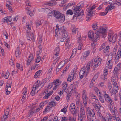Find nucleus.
Wrapping results in <instances>:
<instances>
[{
	"mask_svg": "<svg viewBox=\"0 0 121 121\" xmlns=\"http://www.w3.org/2000/svg\"><path fill=\"white\" fill-rule=\"evenodd\" d=\"M106 27H100L95 32L96 35L95 36H94V33L93 32H89L88 33V36L91 39H92V41L96 42L97 40L99 39L100 36L104 38L106 37Z\"/></svg>",
	"mask_w": 121,
	"mask_h": 121,
	"instance_id": "f257e3e1",
	"label": "nucleus"
},
{
	"mask_svg": "<svg viewBox=\"0 0 121 121\" xmlns=\"http://www.w3.org/2000/svg\"><path fill=\"white\" fill-rule=\"evenodd\" d=\"M84 5L82 2H80L75 7H73V11L70 9L66 11V14L71 15H72L73 13L74 12V15L73 18V19L75 17L77 18L78 16L83 15L84 12L83 10L81 9V7H83Z\"/></svg>",
	"mask_w": 121,
	"mask_h": 121,
	"instance_id": "f03ea898",
	"label": "nucleus"
},
{
	"mask_svg": "<svg viewBox=\"0 0 121 121\" xmlns=\"http://www.w3.org/2000/svg\"><path fill=\"white\" fill-rule=\"evenodd\" d=\"M93 61L91 60L87 64L86 67L83 66L79 72L80 78L82 79L84 76L86 77L88 73L91 66L92 65Z\"/></svg>",
	"mask_w": 121,
	"mask_h": 121,
	"instance_id": "7ed1b4c3",
	"label": "nucleus"
},
{
	"mask_svg": "<svg viewBox=\"0 0 121 121\" xmlns=\"http://www.w3.org/2000/svg\"><path fill=\"white\" fill-rule=\"evenodd\" d=\"M54 16L60 22H63L65 20V16L59 11L55 10Z\"/></svg>",
	"mask_w": 121,
	"mask_h": 121,
	"instance_id": "20e7f679",
	"label": "nucleus"
},
{
	"mask_svg": "<svg viewBox=\"0 0 121 121\" xmlns=\"http://www.w3.org/2000/svg\"><path fill=\"white\" fill-rule=\"evenodd\" d=\"M60 81V80L58 79L54 80L53 82L50 83L48 84V86L50 88L53 87V90H55L58 87L59 85L61 84V83Z\"/></svg>",
	"mask_w": 121,
	"mask_h": 121,
	"instance_id": "39448f33",
	"label": "nucleus"
},
{
	"mask_svg": "<svg viewBox=\"0 0 121 121\" xmlns=\"http://www.w3.org/2000/svg\"><path fill=\"white\" fill-rule=\"evenodd\" d=\"M102 60L100 58H95L94 61L92 60V65L91 66H93V70H95L97 69L99 67V66L101 63Z\"/></svg>",
	"mask_w": 121,
	"mask_h": 121,
	"instance_id": "423d86ee",
	"label": "nucleus"
},
{
	"mask_svg": "<svg viewBox=\"0 0 121 121\" xmlns=\"http://www.w3.org/2000/svg\"><path fill=\"white\" fill-rule=\"evenodd\" d=\"M87 115L88 119L94 118L95 116V112L93 110L90 109L88 107L87 108Z\"/></svg>",
	"mask_w": 121,
	"mask_h": 121,
	"instance_id": "0eeeda50",
	"label": "nucleus"
},
{
	"mask_svg": "<svg viewBox=\"0 0 121 121\" xmlns=\"http://www.w3.org/2000/svg\"><path fill=\"white\" fill-rule=\"evenodd\" d=\"M96 7L95 5H93L90 9H88V13L87 14V17H86V20L87 21L90 19L91 17L92 16L93 12L92 10L94 9Z\"/></svg>",
	"mask_w": 121,
	"mask_h": 121,
	"instance_id": "6e6552de",
	"label": "nucleus"
},
{
	"mask_svg": "<svg viewBox=\"0 0 121 121\" xmlns=\"http://www.w3.org/2000/svg\"><path fill=\"white\" fill-rule=\"evenodd\" d=\"M76 107L74 103H72L70 105L69 108V109L71 113L73 115L76 114L78 112V110L75 108Z\"/></svg>",
	"mask_w": 121,
	"mask_h": 121,
	"instance_id": "1a4fd4ad",
	"label": "nucleus"
},
{
	"mask_svg": "<svg viewBox=\"0 0 121 121\" xmlns=\"http://www.w3.org/2000/svg\"><path fill=\"white\" fill-rule=\"evenodd\" d=\"M67 31L66 28L64 26H63L62 27H60L59 28V26L58 24L56 25V28L55 29L56 31L57 32L59 31L60 32L61 31L62 33H65Z\"/></svg>",
	"mask_w": 121,
	"mask_h": 121,
	"instance_id": "9d476101",
	"label": "nucleus"
},
{
	"mask_svg": "<svg viewBox=\"0 0 121 121\" xmlns=\"http://www.w3.org/2000/svg\"><path fill=\"white\" fill-rule=\"evenodd\" d=\"M69 38V35L67 33V31L65 33H62V36L60 39L61 42H63L66 40H68Z\"/></svg>",
	"mask_w": 121,
	"mask_h": 121,
	"instance_id": "9b49d317",
	"label": "nucleus"
},
{
	"mask_svg": "<svg viewBox=\"0 0 121 121\" xmlns=\"http://www.w3.org/2000/svg\"><path fill=\"white\" fill-rule=\"evenodd\" d=\"M117 39V35L116 34L111 35V34H109L108 39L110 42H112L114 43L116 42Z\"/></svg>",
	"mask_w": 121,
	"mask_h": 121,
	"instance_id": "f8f14e48",
	"label": "nucleus"
},
{
	"mask_svg": "<svg viewBox=\"0 0 121 121\" xmlns=\"http://www.w3.org/2000/svg\"><path fill=\"white\" fill-rule=\"evenodd\" d=\"M60 52V50L59 47H56L54 50V55L53 57V58L54 60H56V59H57V60H58V59H57V58L58 57Z\"/></svg>",
	"mask_w": 121,
	"mask_h": 121,
	"instance_id": "ddd939ff",
	"label": "nucleus"
},
{
	"mask_svg": "<svg viewBox=\"0 0 121 121\" xmlns=\"http://www.w3.org/2000/svg\"><path fill=\"white\" fill-rule=\"evenodd\" d=\"M83 102L85 108L87 107V102L88 100V98L86 95V93L85 91H83Z\"/></svg>",
	"mask_w": 121,
	"mask_h": 121,
	"instance_id": "4468645a",
	"label": "nucleus"
},
{
	"mask_svg": "<svg viewBox=\"0 0 121 121\" xmlns=\"http://www.w3.org/2000/svg\"><path fill=\"white\" fill-rule=\"evenodd\" d=\"M76 75L74 72H71L70 73L69 75L67 81L69 82H70L73 79L76 78Z\"/></svg>",
	"mask_w": 121,
	"mask_h": 121,
	"instance_id": "2eb2a0df",
	"label": "nucleus"
},
{
	"mask_svg": "<svg viewBox=\"0 0 121 121\" xmlns=\"http://www.w3.org/2000/svg\"><path fill=\"white\" fill-rule=\"evenodd\" d=\"M77 36L78 42L79 45L77 48L78 50H81L82 46V40L81 36H79L77 35Z\"/></svg>",
	"mask_w": 121,
	"mask_h": 121,
	"instance_id": "dca6fc26",
	"label": "nucleus"
},
{
	"mask_svg": "<svg viewBox=\"0 0 121 121\" xmlns=\"http://www.w3.org/2000/svg\"><path fill=\"white\" fill-rule=\"evenodd\" d=\"M12 19L10 16H7L5 17L4 19H3L2 20V22L4 23H7L11 21Z\"/></svg>",
	"mask_w": 121,
	"mask_h": 121,
	"instance_id": "f3484780",
	"label": "nucleus"
},
{
	"mask_svg": "<svg viewBox=\"0 0 121 121\" xmlns=\"http://www.w3.org/2000/svg\"><path fill=\"white\" fill-rule=\"evenodd\" d=\"M80 116L78 117V119H79V118H81V117H82L84 118H85L86 116L85 114V111L84 109L83 108L80 109Z\"/></svg>",
	"mask_w": 121,
	"mask_h": 121,
	"instance_id": "a211bd4d",
	"label": "nucleus"
},
{
	"mask_svg": "<svg viewBox=\"0 0 121 121\" xmlns=\"http://www.w3.org/2000/svg\"><path fill=\"white\" fill-rule=\"evenodd\" d=\"M51 76L49 75L48 77H46V78L43 79L42 81L41 84H42V87L48 81L50 78L51 77Z\"/></svg>",
	"mask_w": 121,
	"mask_h": 121,
	"instance_id": "6ab92c4d",
	"label": "nucleus"
},
{
	"mask_svg": "<svg viewBox=\"0 0 121 121\" xmlns=\"http://www.w3.org/2000/svg\"><path fill=\"white\" fill-rule=\"evenodd\" d=\"M102 121H112L111 116L104 117L102 120Z\"/></svg>",
	"mask_w": 121,
	"mask_h": 121,
	"instance_id": "aec40b11",
	"label": "nucleus"
},
{
	"mask_svg": "<svg viewBox=\"0 0 121 121\" xmlns=\"http://www.w3.org/2000/svg\"><path fill=\"white\" fill-rule=\"evenodd\" d=\"M33 109H31L30 110L28 113V114L27 116V118L29 119L30 118V117L32 116L34 113V111H33Z\"/></svg>",
	"mask_w": 121,
	"mask_h": 121,
	"instance_id": "412c9836",
	"label": "nucleus"
},
{
	"mask_svg": "<svg viewBox=\"0 0 121 121\" xmlns=\"http://www.w3.org/2000/svg\"><path fill=\"white\" fill-rule=\"evenodd\" d=\"M115 9V7L113 6L112 4L108 5L106 8L105 9L106 11H108L109 10H111L112 9Z\"/></svg>",
	"mask_w": 121,
	"mask_h": 121,
	"instance_id": "4be33fe9",
	"label": "nucleus"
},
{
	"mask_svg": "<svg viewBox=\"0 0 121 121\" xmlns=\"http://www.w3.org/2000/svg\"><path fill=\"white\" fill-rule=\"evenodd\" d=\"M9 87H6V95H8L10 94L11 91L12 90L10 85H9Z\"/></svg>",
	"mask_w": 121,
	"mask_h": 121,
	"instance_id": "5701e85b",
	"label": "nucleus"
},
{
	"mask_svg": "<svg viewBox=\"0 0 121 121\" xmlns=\"http://www.w3.org/2000/svg\"><path fill=\"white\" fill-rule=\"evenodd\" d=\"M105 100L108 103L110 104L112 106L114 105V104L113 101L112 100L111 97H109V98L107 99H105Z\"/></svg>",
	"mask_w": 121,
	"mask_h": 121,
	"instance_id": "b1692460",
	"label": "nucleus"
},
{
	"mask_svg": "<svg viewBox=\"0 0 121 121\" xmlns=\"http://www.w3.org/2000/svg\"><path fill=\"white\" fill-rule=\"evenodd\" d=\"M71 29L72 31V32L74 34L76 33V31L78 30L77 28H76L73 25H71Z\"/></svg>",
	"mask_w": 121,
	"mask_h": 121,
	"instance_id": "393cba45",
	"label": "nucleus"
},
{
	"mask_svg": "<svg viewBox=\"0 0 121 121\" xmlns=\"http://www.w3.org/2000/svg\"><path fill=\"white\" fill-rule=\"evenodd\" d=\"M42 70H39L36 72L35 75H34V77L35 78H38L40 74V73L41 72Z\"/></svg>",
	"mask_w": 121,
	"mask_h": 121,
	"instance_id": "a878e982",
	"label": "nucleus"
},
{
	"mask_svg": "<svg viewBox=\"0 0 121 121\" xmlns=\"http://www.w3.org/2000/svg\"><path fill=\"white\" fill-rule=\"evenodd\" d=\"M53 93L52 91H49V92L45 95L43 97L44 99L48 98Z\"/></svg>",
	"mask_w": 121,
	"mask_h": 121,
	"instance_id": "bb28decb",
	"label": "nucleus"
},
{
	"mask_svg": "<svg viewBox=\"0 0 121 121\" xmlns=\"http://www.w3.org/2000/svg\"><path fill=\"white\" fill-rule=\"evenodd\" d=\"M52 108L51 106H49L48 104L47 105V106L46 107V108L45 109V110L43 112H47V111H50V109Z\"/></svg>",
	"mask_w": 121,
	"mask_h": 121,
	"instance_id": "cd10ccee",
	"label": "nucleus"
},
{
	"mask_svg": "<svg viewBox=\"0 0 121 121\" xmlns=\"http://www.w3.org/2000/svg\"><path fill=\"white\" fill-rule=\"evenodd\" d=\"M50 106H51L52 108V107H54L56 105V103H55L54 101H52L51 102H50L48 104Z\"/></svg>",
	"mask_w": 121,
	"mask_h": 121,
	"instance_id": "c85d7f7f",
	"label": "nucleus"
},
{
	"mask_svg": "<svg viewBox=\"0 0 121 121\" xmlns=\"http://www.w3.org/2000/svg\"><path fill=\"white\" fill-rule=\"evenodd\" d=\"M41 81L39 80L37 81L35 83L34 85L33 88L35 89H36V88H37V86H38V84L40 83Z\"/></svg>",
	"mask_w": 121,
	"mask_h": 121,
	"instance_id": "c756f323",
	"label": "nucleus"
},
{
	"mask_svg": "<svg viewBox=\"0 0 121 121\" xmlns=\"http://www.w3.org/2000/svg\"><path fill=\"white\" fill-rule=\"evenodd\" d=\"M90 53V51H88L85 52L83 56V57L84 58H86L89 56Z\"/></svg>",
	"mask_w": 121,
	"mask_h": 121,
	"instance_id": "7c9ffc66",
	"label": "nucleus"
},
{
	"mask_svg": "<svg viewBox=\"0 0 121 121\" xmlns=\"http://www.w3.org/2000/svg\"><path fill=\"white\" fill-rule=\"evenodd\" d=\"M91 97L92 99H95V100L94 101L95 102H98V100L96 96L94 94H91Z\"/></svg>",
	"mask_w": 121,
	"mask_h": 121,
	"instance_id": "2f4dec72",
	"label": "nucleus"
},
{
	"mask_svg": "<svg viewBox=\"0 0 121 121\" xmlns=\"http://www.w3.org/2000/svg\"><path fill=\"white\" fill-rule=\"evenodd\" d=\"M27 33H28V36L27 37V39L28 40H32L31 37L30 36V34H31V33L30 32V31L29 32L28 30H27Z\"/></svg>",
	"mask_w": 121,
	"mask_h": 121,
	"instance_id": "473e14b6",
	"label": "nucleus"
},
{
	"mask_svg": "<svg viewBox=\"0 0 121 121\" xmlns=\"http://www.w3.org/2000/svg\"><path fill=\"white\" fill-rule=\"evenodd\" d=\"M117 56H118V59H119V57H121V47L119 48L118 51L117 52Z\"/></svg>",
	"mask_w": 121,
	"mask_h": 121,
	"instance_id": "72a5a7b5",
	"label": "nucleus"
},
{
	"mask_svg": "<svg viewBox=\"0 0 121 121\" xmlns=\"http://www.w3.org/2000/svg\"><path fill=\"white\" fill-rule=\"evenodd\" d=\"M97 117H99V118L102 120L103 119V118H104V117L102 116V114L100 112H97Z\"/></svg>",
	"mask_w": 121,
	"mask_h": 121,
	"instance_id": "f704fd0d",
	"label": "nucleus"
},
{
	"mask_svg": "<svg viewBox=\"0 0 121 121\" xmlns=\"http://www.w3.org/2000/svg\"><path fill=\"white\" fill-rule=\"evenodd\" d=\"M101 107V106H98L97 104H96L95 105V107L97 111L98 112H99L101 111L100 108Z\"/></svg>",
	"mask_w": 121,
	"mask_h": 121,
	"instance_id": "c9c22d12",
	"label": "nucleus"
},
{
	"mask_svg": "<svg viewBox=\"0 0 121 121\" xmlns=\"http://www.w3.org/2000/svg\"><path fill=\"white\" fill-rule=\"evenodd\" d=\"M65 63L63 61H61L59 64L58 66L59 68L61 69L64 65Z\"/></svg>",
	"mask_w": 121,
	"mask_h": 121,
	"instance_id": "e433bc0d",
	"label": "nucleus"
},
{
	"mask_svg": "<svg viewBox=\"0 0 121 121\" xmlns=\"http://www.w3.org/2000/svg\"><path fill=\"white\" fill-rule=\"evenodd\" d=\"M6 6L8 9L9 10L10 12H13V10H12V7L10 5H9L7 3Z\"/></svg>",
	"mask_w": 121,
	"mask_h": 121,
	"instance_id": "4c0bfd02",
	"label": "nucleus"
},
{
	"mask_svg": "<svg viewBox=\"0 0 121 121\" xmlns=\"http://www.w3.org/2000/svg\"><path fill=\"white\" fill-rule=\"evenodd\" d=\"M47 103V101H44L42 103L40 104V105H39V107L40 106V108H42Z\"/></svg>",
	"mask_w": 121,
	"mask_h": 121,
	"instance_id": "58836bf2",
	"label": "nucleus"
},
{
	"mask_svg": "<svg viewBox=\"0 0 121 121\" xmlns=\"http://www.w3.org/2000/svg\"><path fill=\"white\" fill-rule=\"evenodd\" d=\"M109 47L108 46H106L105 48L103 50V52L104 53L108 52L109 49Z\"/></svg>",
	"mask_w": 121,
	"mask_h": 121,
	"instance_id": "ea45409f",
	"label": "nucleus"
},
{
	"mask_svg": "<svg viewBox=\"0 0 121 121\" xmlns=\"http://www.w3.org/2000/svg\"><path fill=\"white\" fill-rule=\"evenodd\" d=\"M92 28L94 30H96L98 28V26H97V24L96 23L93 24L92 25Z\"/></svg>",
	"mask_w": 121,
	"mask_h": 121,
	"instance_id": "a19ab883",
	"label": "nucleus"
},
{
	"mask_svg": "<svg viewBox=\"0 0 121 121\" xmlns=\"http://www.w3.org/2000/svg\"><path fill=\"white\" fill-rule=\"evenodd\" d=\"M41 57L40 56H38L37 57L36 59L35 60V62L36 63H38L41 60Z\"/></svg>",
	"mask_w": 121,
	"mask_h": 121,
	"instance_id": "79ce46f5",
	"label": "nucleus"
},
{
	"mask_svg": "<svg viewBox=\"0 0 121 121\" xmlns=\"http://www.w3.org/2000/svg\"><path fill=\"white\" fill-rule=\"evenodd\" d=\"M37 26H39L42 24V23L41 21L39 20H37L35 22Z\"/></svg>",
	"mask_w": 121,
	"mask_h": 121,
	"instance_id": "37998d69",
	"label": "nucleus"
},
{
	"mask_svg": "<svg viewBox=\"0 0 121 121\" xmlns=\"http://www.w3.org/2000/svg\"><path fill=\"white\" fill-rule=\"evenodd\" d=\"M8 117L7 116L4 115L3 116V117L1 118V121H5V120L7 119Z\"/></svg>",
	"mask_w": 121,
	"mask_h": 121,
	"instance_id": "c03bdc74",
	"label": "nucleus"
},
{
	"mask_svg": "<svg viewBox=\"0 0 121 121\" xmlns=\"http://www.w3.org/2000/svg\"><path fill=\"white\" fill-rule=\"evenodd\" d=\"M10 73L9 72L7 71L5 73V74L4 75V77L6 79H7L9 76Z\"/></svg>",
	"mask_w": 121,
	"mask_h": 121,
	"instance_id": "a18cd8bd",
	"label": "nucleus"
},
{
	"mask_svg": "<svg viewBox=\"0 0 121 121\" xmlns=\"http://www.w3.org/2000/svg\"><path fill=\"white\" fill-rule=\"evenodd\" d=\"M68 119L69 121H76L75 119H74L71 116H69L68 117Z\"/></svg>",
	"mask_w": 121,
	"mask_h": 121,
	"instance_id": "49530a36",
	"label": "nucleus"
},
{
	"mask_svg": "<svg viewBox=\"0 0 121 121\" xmlns=\"http://www.w3.org/2000/svg\"><path fill=\"white\" fill-rule=\"evenodd\" d=\"M36 90V89H35L34 88H33L30 93V94L31 95L33 96L35 95V91Z\"/></svg>",
	"mask_w": 121,
	"mask_h": 121,
	"instance_id": "de8ad7c7",
	"label": "nucleus"
},
{
	"mask_svg": "<svg viewBox=\"0 0 121 121\" xmlns=\"http://www.w3.org/2000/svg\"><path fill=\"white\" fill-rule=\"evenodd\" d=\"M53 69L52 68H51L50 69H49L48 71V73H47L48 76H49V75L51 76V74L52 73L51 71L52 69Z\"/></svg>",
	"mask_w": 121,
	"mask_h": 121,
	"instance_id": "09e8293b",
	"label": "nucleus"
},
{
	"mask_svg": "<svg viewBox=\"0 0 121 121\" xmlns=\"http://www.w3.org/2000/svg\"><path fill=\"white\" fill-rule=\"evenodd\" d=\"M71 95L70 93H69L67 95L66 99L67 102H69V101L70 98V97Z\"/></svg>",
	"mask_w": 121,
	"mask_h": 121,
	"instance_id": "8fccbe9b",
	"label": "nucleus"
},
{
	"mask_svg": "<svg viewBox=\"0 0 121 121\" xmlns=\"http://www.w3.org/2000/svg\"><path fill=\"white\" fill-rule=\"evenodd\" d=\"M15 53L16 55L17 56H18L20 54V52L19 50V49H17L15 52Z\"/></svg>",
	"mask_w": 121,
	"mask_h": 121,
	"instance_id": "3c124183",
	"label": "nucleus"
},
{
	"mask_svg": "<svg viewBox=\"0 0 121 121\" xmlns=\"http://www.w3.org/2000/svg\"><path fill=\"white\" fill-rule=\"evenodd\" d=\"M9 108H7L6 110L4 111V115L8 116L9 113Z\"/></svg>",
	"mask_w": 121,
	"mask_h": 121,
	"instance_id": "603ef678",
	"label": "nucleus"
},
{
	"mask_svg": "<svg viewBox=\"0 0 121 121\" xmlns=\"http://www.w3.org/2000/svg\"><path fill=\"white\" fill-rule=\"evenodd\" d=\"M9 83H7V84L6 85V87H9V85H10V87H11V84H12V81L11 80V79H9Z\"/></svg>",
	"mask_w": 121,
	"mask_h": 121,
	"instance_id": "864d4df0",
	"label": "nucleus"
},
{
	"mask_svg": "<svg viewBox=\"0 0 121 121\" xmlns=\"http://www.w3.org/2000/svg\"><path fill=\"white\" fill-rule=\"evenodd\" d=\"M67 107L65 108L64 107L63 109L61 110V112H63L64 113H65L66 112L65 111H67Z\"/></svg>",
	"mask_w": 121,
	"mask_h": 121,
	"instance_id": "5fc2aeb1",
	"label": "nucleus"
},
{
	"mask_svg": "<svg viewBox=\"0 0 121 121\" xmlns=\"http://www.w3.org/2000/svg\"><path fill=\"white\" fill-rule=\"evenodd\" d=\"M55 10H53V11H51L50 12H49L48 14V16H51L54 13Z\"/></svg>",
	"mask_w": 121,
	"mask_h": 121,
	"instance_id": "6e6d98bb",
	"label": "nucleus"
},
{
	"mask_svg": "<svg viewBox=\"0 0 121 121\" xmlns=\"http://www.w3.org/2000/svg\"><path fill=\"white\" fill-rule=\"evenodd\" d=\"M69 65H68L64 69V70H63V73H64L68 69H69Z\"/></svg>",
	"mask_w": 121,
	"mask_h": 121,
	"instance_id": "4d7b16f0",
	"label": "nucleus"
},
{
	"mask_svg": "<svg viewBox=\"0 0 121 121\" xmlns=\"http://www.w3.org/2000/svg\"><path fill=\"white\" fill-rule=\"evenodd\" d=\"M63 85H64V86L63 87V89L64 90H66V88L67 87V84L65 83H64L63 84Z\"/></svg>",
	"mask_w": 121,
	"mask_h": 121,
	"instance_id": "13d9d810",
	"label": "nucleus"
},
{
	"mask_svg": "<svg viewBox=\"0 0 121 121\" xmlns=\"http://www.w3.org/2000/svg\"><path fill=\"white\" fill-rule=\"evenodd\" d=\"M26 3L27 5L30 6L31 5V4L30 3L29 0H26Z\"/></svg>",
	"mask_w": 121,
	"mask_h": 121,
	"instance_id": "bf43d9fd",
	"label": "nucleus"
},
{
	"mask_svg": "<svg viewBox=\"0 0 121 121\" xmlns=\"http://www.w3.org/2000/svg\"><path fill=\"white\" fill-rule=\"evenodd\" d=\"M30 36L31 37H32V41L33 42H34L35 41V37L34 34L33 33H31V34H30Z\"/></svg>",
	"mask_w": 121,
	"mask_h": 121,
	"instance_id": "052dcab7",
	"label": "nucleus"
},
{
	"mask_svg": "<svg viewBox=\"0 0 121 121\" xmlns=\"http://www.w3.org/2000/svg\"><path fill=\"white\" fill-rule=\"evenodd\" d=\"M9 64L11 66L13 65L14 63L13 62V60L11 59H10L9 61Z\"/></svg>",
	"mask_w": 121,
	"mask_h": 121,
	"instance_id": "680f3d73",
	"label": "nucleus"
},
{
	"mask_svg": "<svg viewBox=\"0 0 121 121\" xmlns=\"http://www.w3.org/2000/svg\"><path fill=\"white\" fill-rule=\"evenodd\" d=\"M1 48V47H0V53H1L3 56L4 53V50Z\"/></svg>",
	"mask_w": 121,
	"mask_h": 121,
	"instance_id": "e2e57ef3",
	"label": "nucleus"
},
{
	"mask_svg": "<svg viewBox=\"0 0 121 121\" xmlns=\"http://www.w3.org/2000/svg\"><path fill=\"white\" fill-rule=\"evenodd\" d=\"M108 74V71L107 70H105L104 71V77H105Z\"/></svg>",
	"mask_w": 121,
	"mask_h": 121,
	"instance_id": "0e129e2a",
	"label": "nucleus"
},
{
	"mask_svg": "<svg viewBox=\"0 0 121 121\" xmlns=\"http://www.w3.org/2000/svg\"><path fill=\"white\" fill-rule=\"evenodd\" d=\"M38 48L39 49V54L41 53L42 52V46H38Z\"/></svg>",
	"mask_w": 121,
	"mask_h": 121,
	"instance_id": "69168bd1",
	"label": "nucleus"
},
{
	"mask_svg": "<svg viewBox=\"0 0 121 121\" xmlns=\"http://www.w3.org/2000/svg\"><path fill=\"white\" fill-rule=\"evenodd\" d=\"M33 57L32 55H30L29 57L28 60L31 61L33 60Z\"/></svg>",
	"mask_w": 121,
	"mask_h": 121,
	"instance_id": "338daca9",
	"label": "nucleus"
},
{
	"mask_svg": "<svg viewBox=\"0 0 121 121\" xmlns=\"http://www.w3.org/2000/svg\"><path fill=\"white\" fill-rule=\"evenodd\" d=\"M68 117H62V121H68Z\"/></svg>",
	"mask_w": 121,
	"mask_h": 121,
	"instance_id": "774afa93",
	"label": "nucleus"
}]
</instances>
